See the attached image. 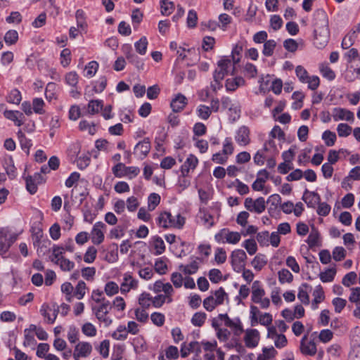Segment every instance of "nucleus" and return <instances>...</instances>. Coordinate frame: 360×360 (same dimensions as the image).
Listing matches in <instances>:
<instances>
[{"mask_svg":"<svg viewBox=\"0 0 360 360\" xmlns=\"http://www.w3.org/2000/svg\"><path fill=\"white\" fill-rule=\"evenodd\" d=\"M313 25L314 45L318 49H322L327 45L330 39L328 15L323 10L319 9L314 12Z\"/></svg>","mask_w":360,"mask_h":360,"instance_id":"1","label":"nucleus"},{"mask_svg":"<svg viewBox=\"0 0 360 360\" xmlns=\"http://www.w3.org/2000/svg\"><path fill=\"white\" fill-rule=\"evenodd\" d=\"M157 224L164 229H181L185 224V218L180 214L173 216L171 212L164 211L160 212L157 218Z\"/></svg>","mask_w":360,"mask_h":360,"instance_id":"2","label":"nucleus"},{"mask_svg":"<svg viewBox=\"0 0 360 360\" xmlns=\"http://www.w3.org/2000/svg\"><path fill=\"white\" fill-rule=\"evenodd\" d=\"M265 290L259 281L253 282L252 285L251 300L260 305L262 309H267L270 306V300L265 297Z\"/></svg>","mask_w":360,"mask_h":360,"instance_id":"3","label":"nucleus"},{"mask_svg":"<svg viewBox=\"0 0 360 360\" xmlns=\"http://www.w3.org/2000/svg\"><path fill=\"white\" fill-rule=\"evenodd\" d=\"M295 74L299 81L302 84H307L308 88L315 91L320 85V79L318 76H309L307 70L302 65L295 68Z\"/></svg>","mask_w":360,"mask_h":360,"instance_id":"4","label":"nucleus"},{"mask_svg":"<svg viewBox=\"0 0 360 360\" xmlns=\"http://www.w3.org/2000/svg\"><path fill=\"white\" fill-rule=\"evenodd\" d=\"M237 63H234L232 59L230 58H222L218 61L217 68L215 70L213 77L219 79H224V77L228 74L233 75L235 72V65Z\"/></svg>","mask_w":360,"mask_h":360,"instance_id":"5","label":"nucleus"},{"mask_svg":"<svg viewBox=\"0 0 360 360\" xmlns=\"http://www.w3.org/2000/svg\"><path fill=\"white\" fill-rule=\"evenodd\" d=\"M250 314L252 326H255L259 322L262 326H269L272 323L273 318L271 314L269 313H260L257 306L250 305Z\"/></svg>","mask_w":360,"mask_h":360,"instance_id":"6","label":"nucleus"},{"mask_svg":"<svg viewBox=\"0 0 360 360\" xmlns=\"http://www.w3.org/2000/svg\"><path fill=\"white\" fill-rule=\"evenodd\" d=\"M48 309H49V307L46 304H43L40 309V313L43 316L47 319L48 323H53L57 318L58 314L60 313L63 316H66L70 309V307L65 303H63L60 306H55L52 316L48 314Z\"/></svg>","mask_w":360,"mask_h":360,"instance_id":"7","label":"nucleus"},{"mask_svg":"<svg viewBox=\"0 0 360 360\" xmlns=\"http://www.w3.org/2000/svg\"><path fill=\"white\" fill-rule=\"evenodd\" d=\"M112 171L113 174L118 178L127 176L131 179L136 177L140 172V169L138 167H127L123 163H117L112 168Z\"/></svg>","mask_w":360,"mask_h":360,"instance_id":"8","label":"nucleus"},{"mask_svg":"<svg viewBox=\"0 0 360 360\" xmlns=\"http://www.w3.org/2000/svg\"><path fill=\"white\" fill-rule=\"evenodd\" d=\"M215 240L219 243L237 244L241 238L238 232L231 231L229 229H222L214 236Z\"/></svg>","mask_w":360,"mask_h":360,"instance_id":"9","label":"nucleus"},{"mask_svg":"<svg viewBox=\"0 0 360 360\" xmlns=\"http://www.w3.org/2000/svg\"><path fill=\"white\" fill-rule=\"evenodd\" d=\"M111 308L112 307L109 301H104L98 307L92 308L96 318L103 322L105 326H108L112 323V319L108 316Z\"/></svg>","mask_w":360,"mask_h":360,"instance_id":"10","label":"nucleus"},{"mask_svg":"<svg viewBox=\"0 0 360 360\" xmlns=\"http://www.w3.org/2000/svg\"><path fill=\"white\" fill-rule=\"evenodd\" d=\"M247 259L246 253L240 249L235 250L231 255V263L233 269L236 272L241 271L245 266Z\"/></svg>","mask_w":360,"mask_h":360,"instance_id":"11","label":"nucleus"},{"mask_svg":"<svg viewBox=\"0 0 360 360\" xmlns=\"http://www.w3.org/2000/svg\"><path fill=\"white\" fill-rule=\"evenodd\" d=\"M139 287V281L132 276L131 272H126L122 276V281L120 283V292L127 294L130 290H135Z\"/></svg>","mask_w":360,"mask_h":360,"instance_id":"12","label":"nucleus"},{"mask_svg":"<svg viewBox=\"0 0 360 360\" xmlns=\"http://www.w3.org/2000/svg\"><path fill=\"white\" fill-rule=\"evenodd\" d=\"M300 350L303 355L313 356L317 352L316 344L308 335H304L300 340Z\"/></svg>","mask_w":360,"mask_h":360,"instance_id":"13","label":"nucleus"},{"mask_svg":"<svg viewBox=\"0 0 360 360\" xmlns=\"http://www.w3.org/2000/svg\"><path fill=\"white\" fill-rule=\"evenodd\" d=\"M244 206L250 212H256L257 214L262 213L266 208L265 200L262 197H259L255 200L251 198H247L245 200Z\"/></svg>","mask_w":360,"mask_h":360,"instance_id":"14","label":"nucleus"},{"mask_svg":"<svg viewBox=\"0 0 360 360\" xmlns=\"http://www.w3.org/2000/svg\"><path fill=\"white\" fill-rule=\"evenodd\" d=\"M92 349L91 343L88 342H79L75 347L72 354L73 358L75 360L86 358L90 355Z\"/></svg>","mask_w":360,"mask_h":360,"instance_id":"15","label":"nucleus"},{"mask_svg":"<svg viewBox=\"0 0 360 360\" xmlns=\"http://www.w3.org/2000/svg\"><path fill=\"white\" fill-rule=\"evenodd\" d=\"M15 240L16 237L7 231H0V254L3 255L6 253Z\"/></svg>","mask_w":360,"mask_h":360,"instance_id":"16","label":"nucleus"},{"mask_svg":"<svg viewBox=\"0 0 360 360\" xmlns=\"http://www.w3.org/2000/svg\"><path fill=\"white\" fill-rule=\"evenodd\" d=\"M106 226L102 221H98L94 225L91 232V239L94 245H100L103 242L105 236L103 229Z\"/></svg>","mask_w":360,"mask_h":360,"instance_id":"17","label":"nucleus"},{"mask_svg":"<svg viewBox=\"0 0 360 360\" xmlns=\"http://www.w3.org/2000/svg\"><path fill=\"white\" fill-rule=\"evenodd\" d=\"M250 131L246 126H241L236 131L235 140L241 146H246L250 143Z\"/></svg>","mask_w":360,"mask_h":360,"instance_id":"18","label":"nucleus"},{"mask_svg":"<svg viewBox=\"0 0 360 360\" xmlns=\"http://www.w3.org/2000/svg\"><path fill=\"white\" fill-rule=\"evenodd\" d=\"M150 141L148 138H145L139 141L134 147V154L140 159H143L147 156L150 150Z\"/></svg>","mask_w":360,"mask_h":360,"instance_id":"19","label":"nucleus"},{"mask_svg":"<svg viewBox=\"0 0 360 360\" xmlns=\"http://www.w3.org/2000/svg\"><path fill=\"white\" fill-rule=\"evenodd\" d=\"M259 340V333L256 329H248L245 331L244 342L246 347L254 348L257 346Z\"/></svg>","mask_w":360,"mask_h":360,"instance_id":"20","label":"nucleus"},{"mask_svg":"<svg viewBox=\"0 0 360 360\" xmlns=\"http://www.w3.org/2000/svg\"><path fill=\"white\" fill-rule=\"evenodd\" d=\"M332 116L335 122L338 120L350 121L354 120V114L352 112L341 108H335L333 110Z\"/></svg>","mask_w":360,"mask_h":360,"instance_id":"21","label":"nucleus"},{"mask_svg":"<svg viewBox=\"0 0 360 360\" xmlns=\"http://www.w3.org/2000/svg\"><path fill=\"white\" fill-rule=\"evenodd\" d=\"M302 200L309 207L314 208L321 201V197L316 192L305 190L302 196Z\"/></svg>","mask_w":360,"mask_h":360,"instance_id":"22","label":"nucleus"},{"mask_svg":"<svg viewBox=\"0 0 360 360\" xmlns=\"http://www.w3.org/2000/svg\"><path fill=\"white\" fill-rule=\"evenodd\" d=\"M4 114L6 119L13 121L18 127H20L24 123L25 116L20 111L6 110Z\"/></svg>","mask_w":360,"mask_h":360,"instance_id":"23","label":"nucleus"},{"mask_svg":"<svg viewBox=\"0 0 360 360\" xmlns=\"http://www.w3.org/2000/svg\"><path fill=\"white\" fill-rule=\"evenodd\" d=\"M187 104V99L185 96L179 94L174 98L172 99L170 106L174 112H179L181 111Z\"/></svg>","mask_w":360,"mask_h":360,"instance_id":"24","label":"nucleus"},{"mask_svg":"<svg viewBox=\"0 0 360 360\" xmlns=\"http://www.w3.org/2000/svg\"><path fill=\"white\" fill-rule=\"evenodd\" d=\"M198 163V158L194 155H189L184 165L181 167V173L184 176L188 174L191 169L193 170Z\"/></svg>","mask_w":360,"mask_h":360,"instance_id":"25","label":"nucleus"},{"mask_svg":"<svg viewBox=\"0 0 360 360\" xmlns=\"http://www.w3.org/2000/svg\"><path fill=\"white\" fill-rule=\"evenodd\" d=\"M245 83V81L242 77H236L227 79L225 86L227 91H234L238 87L243 86Z\"/></svg>","mask_w":360,"mask_h":360,"instance_id":"26","label":"nucleus"},{"mask_svg":"<svg viewBox=\"0 0 360 360\" xmlns=\"http://www.w3.org/2000/svg\"><path fill=\"white\" fill-rule=\"evenodd\" d=\"M261 174H264V177H257L252 185V189L255 191H262L264 188V184L269 178V173L266 169L259 170L257 175L261 176Z\"/></svg>","mask_w":360,"mask_h":360,"instance_id":"27","label":"nucleus"},{"mask_svg":"<svg viewBox=\"0 0 360 360\" xmlns=\"http://www.w3.org/2000/svg\"><path fill=\"white\" fill-rule=\"evenodd\" d=\"M313 296L314 299L311 303V308L313 309H316L318 308V304L323 302L325 299L324 292L321 285H319L316 287L313 292Z\"/></svg>","mask_w":360,"mask_h":360,"instance_id":"28","label":"nucleus"},{"mask_svg":"<svg viewBox=\"0 0 360 360\" xmlns=\"http://www.w3.org/2000/svg\"><path fill=\"white\" fill-rule=\"evenodd\" d=\"M306 243L308 244L310 248L321 246V243L319 232L316 229H312L306 240Z\"/></svg>","mask_w":360,"mask_h":360,"instance_id":"29","label":"nucleus"},{"mask_svg":"<svg viewBox=\"0 0 360 360\" xmlns=\"http://www.w3.org/2000/svg\"><path fill=\"white\" fill-rule=\"evenodd\" d=\"M309 289H311V287L307 283H302L298 289L297 298L304 304H309V296L308 295Z\"/></svg>","mask_w":360,"mask_h":360,"instance_id":"30","label":"nucleus"},{"mask_svg":"<svg viewBox=\"0 0 360 360\" xmlns=\"http://www.w3.org/2000/svg\"><path fill=\"white\" fill-rule=\"evenodd\" d=\"M221 316L225 319V325L231 328L234 329L235 333L236 335H239L243 332V326L239 319L232 320L227 316V314Z\"/></svg>","mask_w":360,"mask_h":360,"instance_id":"31","label":"nucleus"},{"mask_svg":"<svg viewBox=\"0 0 360 360\" xmlns=\"http://www.w3.org/2000/svg\"><path fill=\"white\" fill-rule=\"evenodd\" d=\"M199 269V263L198 259L193 260L191 263L186 265H180L179 269L182 271L185 274L191 275L197 272Z\"/></svg>","mask_w":360,"mask_h":360,"instance_id":"32","label":"nucleus"},{"mask_svg":"<svg viewBox=\"0 0 360 360\" xmlns=\"http://www.w3.org/2000/svg\"><path fill=\"white\" fill-rule=\"evenodd\" d=\"M17 136L22 149L29 154V150L32 146V141L28 139L20 129L18 131Z\"/></svg>","mask_w":360,"mask_h":360,"instance_id":"33","label":"nucleus"},{"mask_svg":"<svg viewBox=\"0 0 360 360\" xmlns=\"http://www.w3.org/2000/svg\"><path fill=\"white\" fill-rule=\"evenodd\" d=\"M160 12L162 15L168 16L174 10V4L170 0H160Z\"/></svg>","mask_w":360,"mask_h":360,"instance_id":"34","label":"nucleus"},{"mask_svg":"<svg viewBox=\"0 0 360 360\" xmlns=\"http://www.w3.org/2000/svg\"><path fill=\"white\" fill-rule=\"evenodd\" d=\"M292 98L295 100L292 103V109L299 110L302 108L304 94L302 91H295L292 95Z\"/></svg>","mask_w":360,"mask_h":360,"instance_id":"35","label":"nucleus"},{"mask_svg":"<svg viewBox=\"0 0 360 360\" xmlns=\"http://www.w3.org/2000/svg\"><path fill=\"white\" fill-rule=\"evenodd\" d=\"M266 263L267 259L265 255L260 254L256 255L251 262L252 266L257 271H261Z\"/></svg>","mask_w":360,"mask_h":360,"instance_id":"36","label":"nucleus"},{"mask_svg":"<svg viewBox=\"0 0 360 360\" xmlns=\"http://www.w3.org/2000/svg\"><path fill=\"white\" fill-rule=\"evenodd\" d=\"M277 354V351L273 347H264L262 353L259 354L257 360H271Z\"/></svg>","mask_w":360,"mask_h":360,"instance_id":"37","label":"nucleus"},{"mask_svg":"<svg viewBox=\"0 0 360 360\" xmlns=\"http://www.w3.org/2000/svg\"><path fill=\"white\" fill-rule=\"evenodd\" d=\"M103 108V101L100 100H91L87 105V113L94 115L98 113Z\"/></svg>","mask_w":360,"mask_h":360,"instance_id":"38","label":"nucleus"},{"mask_svg":"<svg viewBox=\"0 0 360 360\" xmlns=\"http://www.w3.org/2000/svg\"><path fill=\"white\" fill-rule=\"evenodd\" d=\"M139 304L143 309H148L152 304V296L150 293L144 292L139 297Z\"/></svg>","mask_w":360,"mask_h":360,"instance_id":"39","label":"nucleus"},{"mask_svg":"<svg viewBox=\"0 0 360 360\" xmlns=\"http://www.w3.org/2000/svg\"><path fill=\"white\" fill-rule=\"evenodd\" d=\"M196 114L201 120H206L211 115L212 110L209 106L200 105L196 109Z\"/></svg>","mask_w":360,"mask_h":360,"instance_id":"40","label":"nucleus"},{"mask_svg":"<svg viewBox=\"0 0 360 360\" xmlns=\"http://www.w3.org/2000/svg\"><path fill=\"white\" fill-rule=\"evenodd\" d=\"M45 103L41 98H34L32 100V109L36 114L43 115L45 113L44 109Z\"/></svg>","mask_w":360,"mask_h":360,"instance_id":"41","label":"nucleus"},{"mask_svg":"<svg viewBox=\"0 0 360 360\" xmlns=\"http://www.w3.org/2000/svg\"><path fill=\"white\" fill-rule=\"evenodd\" d=\"M276 42L274 39H269L264 42L262 53L266 56H271L274 53V51L276 48Z\"/></svg>","mask_w":360,"mask_h":360,"instance_id":"42","label":"nucleus"},{"mask_svg":"<svg viewBox=\"0 0 360 360\" xmlns=\"http://www.w3.org/2000/svg\"><path fill=\"white\" fill-rule=\"evenodd\" d=\"M336 274V269L335 268H330L319 275L320 279L323 283L332 282L334 280Z\"/></svg>","mask_w":360,"mask_h":360,"instance_id":"43","label":"nucleus"},{"mask_svg":"<svg viewBox=\"0 0 360 360\" xmlns=\"http://www.w3.org/2000/svg\"><path fill=\"white\" fill-rule=\"evenodd\" d=\"M160 202V196L159 194L153 193L148 198V211L154 210Z\"/></svg>","mask_w":360,"mask_h":360,"instance_id":"44","label":"nucleus"},{"mask_svg":"<svg viewBox=\"0 0 360 360\" xmlns=\"http://www.w3.org/2000/svg\"><path fill=\"white\" fill-rule=\"evenodd\" d=\"M152 243L154 249L155 250V255H161L165 250V245L161 237H153Z\"/></svg>","mask_w":360,"mask_h":360,"instance_id":"45","label":"nucleus"},{"mask_svg":"<svg viewBox=\"0 0 360 360\" xmlns=\"http://www.w3.org/2000/svg\"><path fill=\"white\" fill-rule=\"evenodd\" d=\"M155 270L160 274H165L167 270V259L165 257H160L155 262Z\"/></svg>","mask_w":360,"mask_h":360,"instance_id":"46","label":"nucleus"},{"mask_svg":"<svg viewBox=\"0 0 360 360\" xmlns=\"http://www.w3.org/2000/svg\"><path fill=\"white\" fill-rule=\"evenodd\" d=\"M243 41H238L233 48L231 52V59L234 61V63H239L240 60V54L243 49Z\"/></svg>","mask_w":360,"mask_h":360,"instance_id":"47","label":"nucleus"},{"mask_svg":"<svg viewBox=\"0 0 360 360\" xmlns=\"http://www.w3.org/2000/svg\"><path fill=\"white\" fill-rule=\"evenodd\" d=\"M98 68V63L96 61L92 60L89 62L85 67L84 76L88 78L92 77L96 73Z\"/></svg>","mask_w":360,"mask_h":360,"instance_id":"48","label":"nucleus"},{"mask_svg":"<svg viewBox=\"0 0 360 360\" xmlns=\"http://www.w3.org/2000/svg\"><path fill=\"white\" fill-rule=\"evenodd\" d=\"M86 283L80 281L78 282L77 285L75 287V290H73V295L78 300H81L84 297L86 293Z\"/></svg>","mask_w":360,"mask_h":360,"instance_id":"49","label":"nucleus"},{"mask_svg":"<svg viewBox=\"0 0 360 360\" xmlns=\"http://www.w3.org/2000/svg\"><path fill=\"white\" fill-rule=\"evenodd\" d=\"M22 100L21 93L16 89L11 90L6 98L10 103L19 104Z\"/></svg>","mask_w":360,"mask_h":360,"instance_id":"50","label":"nucleus"},{"mask_svg":"<svg viewBox=\"0 0 360 360\" xmlns=\"http://www.w3.org/2000/svg\"><path fill=\"white\" fill-rule=\"evenodd\" d=\"M319 70L323 77L332 81L335 78V72L328 65H321Z\"/></svg>","mask_w":360,"mask_h":360,"instance_id":"51","label":"nucleus"},{"mask_svg":"<svg viewBox=\"0 0 360 360\" xmlns=\"http://www.w3.org/2000/svg\"><path fill=\"white\" fill-rule=\"evenodd\" d=\"M234 151V146L231 137H226L223 142L221 152L226 156L231 155Z\"/></svg>","mask_w":360,"mask_h":360,"instance_id":"52","label":"nucleus"},{"mask_svg":"<svg viewBox=\"0 0 360 360\" xmlns=\"http://www.w3.org/2000/svg\"><path fill=\"white\" fill-rule=\"evenodd\" d=\"M120 289L119 285L115 282L109 281L105 284L104 291L107 295L111 297L118 293Z\"/></svg>","mask_w":360,"mask_h":360,"instance_id":"53","label":"nucleus"},{"mask_svg":"<svg viewBox=\"0 0 360 360\" xmlns=\"http://www.w3.org/2000/svg\"><path fill=\"white\" fill-rule=\"evenodd\" d=\"M128 333L124 326H120L112 334V337L117 340H124L127 338Z\"/></svg>","mask_w":360,"mask_h":360,"instance_id":"54","label":"nucleus"},{"mask_svg":"<svg viewBox=\"0 0 360 360\" xmlns=\"http://www.w3.org/2000/svg\"><path fill=\"white\" fill-rule=\"evenodd\" d=\"M148 46V41L146 37H142L134 44L136 51L141 55H144L146 53Z\"/></svg>","mask_w":360,"mask_h":360,"instance_id":"55","label":"nucleus"},{"mask_svg":"<svg viewBox=\"0 0 360 360\" xmlns=\"http://www.w3.org/2000/svg\"><path fill=\"white\" fill-rule=\"evenodd\" d=\"M97 255V250L94 246L88 248L84 256V261L86 263H93L96 259Z\"/></svg>","mask_w":360,"mask_h":360,"instance_id":"56","label":"nucleus"},{"mask_svg":"<svg viewBox=\"0 0 360 360\" xmlns=\"http://www.w3.org/2000/svg\"><path fill=\"white\" fill-rule=\"evenodd\" d=\"M322 139L328 146H333L336 141V134L329 130L325 131L322 134Z\"/></svg>","mask_w":360,"mask_h":360,"instance_id":"57","label":"nucleus"},{"mask_svg":"<svg viewBox=\"0 0 360 360\" xmlns=\"http://www.w3.org/2000/svg\"><path fill=\"white\" fill-rule=\"evenodd\" d=\"M206 314L204 312H196L191 319V323L195 326L200 327L205 323Z\"/></svg>","mask_w":360,"mask_h":360,"instance_id":"58","label":"nucleus"},{"mask_svg":"<svg viewBox=\"0 0 360 360\" xmlns=\"http://www.w3.org/2000/svg\"><path fill=\"white\" fill-rule=\"evenodd\" d=\"M243 247L245 248L249 255H252L256 253L257 246L254 239H247L243 243Z\"/></svg>","mask_w":360,"mask_h":360,"instance_id":"59","label":"nucleus"},{"mask_svg":"<svg viewBox=\"0 0 360 360\" xmlns=\"http://www.w3.org/2000/svg\"><path fill=\"white\" fill-rule=\"evenodd\" d=\"M18 39V34L17 31L11 30H8L5 36H4V41L6 44L8 45H12L17 42Z\"/></svg>","mask_w":360,"mask_h":360,"instance_id":"60","label":"nucleus"},{"mask_svg":"<svg viewBox=\"0 0 360 360\" xmlns=\"http://www.w3.org/2000/svg\"><path fill=\"white\" fill-rule=\"evenodd\" d=\"M162 292H164L163 295L167 298V303L172 302V295L174 292V290L172 285L169 283H164L162 288Z\"/></svg>","mask_w":360,"mask_h":360,"instance_id":"61","label":"nucleus"},{"mask_svg":"<svg viewBox=\"0 0 360 360\" xmlns=\"http://www.w3.org/2000/svg\"><path fill=\"white\" fill-rule=\"evenodd\" d=\"M292 274L285 269L278 271V280L281 283H290L292 281Z\"/></svg>","mask_w":360,"mask_h":360,"instance_id":"62","label":"nucleus"},{"mask_svg":"<svg viewBox=\"0 0 360 360\" xmlns=\"http://www.w3.org/2000/svg\"><path fill=\"white\" fill-rule=\"evenodd\" d=\"M79 330L74 326L68 328L67 338L70 343H75L79 340Z\"/></svg>","mask_w":360,"mask_h":360,"instance_id":"63","label":"nucleus"},{"mask_svg":"<svg viewBox=\"0 0 360 360\" xmlns=\"http://www.w3.org/2000/svg\"><path fill=\"white\" fill-rule=\"evenodd\" d=\"M318 338L320 342L328 343L333 339V333L329 329H323L320 331Z\"/></svg>","mask_w":360,"mask_h":360,"instance_id":"64","label":"nucleus"}]
</instances>
